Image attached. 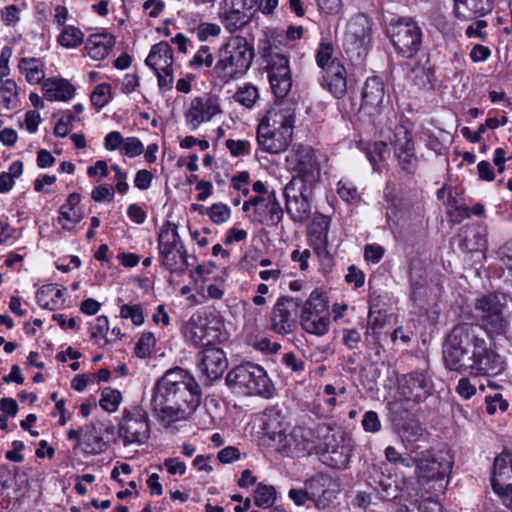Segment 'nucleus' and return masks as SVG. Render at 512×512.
<instances>
[{
  "label": "nucleus",
  "mask_w": 512,
  "mask_h": 512,
  "mask_svg": "<svg viewBox=\"0 0 512 512\" xmlns=\"http://www.w3.org/2000/svg\"><path fill=\"white\" fill-rule=\"evenodd\" d=\"M249 142L243 140H226V147L233 156H242L248 153Z\"/></svg>",
  "instance_id": "nucleus-59"
},
{
  "label": "nucleus",
  "mask_w": 512,
  "mask_h": 512,
  "mask_svg": "<svg viewBox=\"0 0 512 512\" xmlns=\"http://www.w3.org/2000/svg\"><path fill=\"white\" fill-rule=\"evenodd\" d=\"M385 87L381 78L377 76L366 80L362 91L360 112L373 121L385 108Z\"/></svg>",
  "instance_id": "nucleus-19"
},
{
  "label": "nucleus",
  "mask_w": 512,
  "mask_h": 512,
  "mask_svg": "<svg viewBox=\"0 0 512 512\" xmlns=\"http://www.w3.org/2000/svg\"><path fill=\"white\" fill-rule=\"evenodd\" d=\"M294 111L291 107L277 105L270 109L257 128L260 149L270 154L284 151L292 140Z\"/></svg>",
  "instance_id": "nucleus-3"
},
{
  "label": "nucleus",
  "mask_w": 512,
  "mask_h": 512,
  "mask_svg": "<svg viewBox=\"0 0 512 512\" xmlns=\"http://www.w3.org/2000/svg\"><path fill=\"white\" fill-rule=\"evenodd\" d=\"M122 151L126 156L133 158L144 152V145L138 138L128 137L123 141Z\"/></svg>",
  "instance_id": "nucleus-48"
},
{
  "label": "nucleus",
  "mask_w": 512,
  "mask_h": 512,
  "mask_svg": "<svg viewBox=\"0 0 512 512\" xmlns=\"http://www.w3.org/2000/svg\"><path fill=\"white\" fill-rule=\"evenodd\" d=\"M2 103L7 109H13L18 104V92L16 83L7 79L2 82V87L0 90Z\"/></svg>",
  "instance_id": "nucleus-39"
},
{
  "label": "nucleus",
  "mask_w": 512,
  "mask_h": 512,
  "mask_svg": "<svg viewBox=\"0 0 512 512\" xmlns=\"http://www.w3.org/2000/svg\"><path fill=\"white\" fill-rule=\"evenodd\" d=\"M378 485L381 489L383 498L396 497L395 492L397 491V486L390 477H384V475H381L378 481Z\"/></svg>",
  "instance_id": "nucleus-58"
},
{
  "label": "nucleus",
  "mask_w": 512,
  "mask_h": 512,
  "mask_svg": "<svg viewBox=\"0 0 512 512\" xmlns=\"http://www.w3.org/2000/svg\"><path fill=\"white\" fill-rule=\"evenodd\" d=\"M302 329L318 337L328 333L330 327V310L327 297L319 290H314L303 303L300 313Z\"/></svg>",
  "instance_id": "nucleus-8"
},
{
  "label": "nucleus",
  "mask_w": 512,
  "mask_h": 512,
  "mask_svg": "<svg viewBox=\"0 0 512 512\" xmlns=\"http://www.w3.org/2000/svg\"><path fill=\"white\" fill-rule=\"evenodd\" d=\"M198 366L209 381H214L223 375L228 362L222 349L208 346L198 353Z\"/></svg>",
  "instance_id": "nucleus-20"
},
{
  "label": "nucleus",
  "mask_w": 512,
  "mask_h": 512,
  "mask_svg": "<svg viewBox=\"0 0 512 512\" xmlns=\"http://www.w3.org/2000/svg\"><path fill=\"white\" fill-rule=\"evenodd\" d=\"M283 218V209L275 193L268 194V200L254 211V220L265 226H276Z\"/></svg>",
  "instance_id": "nucleus-27"
},
{
  "label": "nucleus",
  "mask_w": 512,
  "mask_h": 512,
  "mask_svg": "<svg viewBox=\"0 0 512 512\" xmlns=\"http://www.w3.org/2000/svg\"><path fill=\"white\" fill-rule=\"evenodd\" d=\"M84 39L82 31L74 26H66L63 28L58 37L60 45L66 48H75L79 46Z\"/></svg>",
  "instance_id": "nucleus-37"
},
{
  "label": "nucleus",
  "mask_w": 512,
  "mask_h": 512,
  "mask_svg": "<svg viewBox=\"0 0 512 512\" xmlns=\"http://www.w3.org/2000/svg\"><path fill=\"white\" fill-rule=\"evenodd\" d=\"M221 28L215 23H201L196 28L197 37L201 41L207 40L209 37H216L220 34Z\"/></svg>",
  "instance_id": "nucleus-49"
},
{
  "label": "nucleus",
  "mask_w": 512,
  "mask_h": 512,
  "mask_svg": "<svg viewBox=\"0 0 512 512\" xmlns=\"http://www.w3.org/2000/svg\"><path fill=\"white\" fill-rule=\"evenodd\" d=\"M469 4V11L474 12L475 15H485L492 10L491 0H467Z\"/></svg>",
  "instance_id": "nucleus-61"
},
{
  "label": "nucleus",
  "mask_w": 512,
  "mask_h": 512,
  "mask_svg": "<svg viewBox=\"0 0 512 512\" xmlns=\"http://www.w3.org/2000/svg\"><path fill=\"white\" fill-rule=\"evenodd\" d=\"M328 486H334V483L331 478L324 475H317L305 482V488L310 496V500L318 497Z\"/></svg>",
  "instance_id": "nucleus-40"
},
{
  "label": "nucleus",
  "mask_w": 512,
  "mask_h": 512,
  "mask_svg": "<svg viewBox=\"0 0 512 512\" xmlns=\"http://www.w3.org/2000/svg\"><path fill=\"white\" fill-rule=\"evenodd\" d=\"M434 385L427 371L415 370L399 379V393L408 401L423 402L433 392Z\"/></svg>",
  "instance_id": "nucleus-15"
},
{
  "label": "nucleus",
  "mask_w": 512,
  "mask_h": 512,
  "mask_svg": "<svg viewBox=\"0 0 512 512\" xmlns=\"http://www.w3.org/2000/svg\"><path fill=\"white\" fill-rule=\"evenodd\" d=\"M42 90L48 101H68L75 93L74 86L66 79L49 78L43 82Z\"/></svg>",
  "instance_id": "nucleus-28"
},
{
  "label": "nucleus",
  "mask_w": 512,
  "mask_h": 512,
  "mask_svg": "<svg viewBox=\"0 0 512 512\" xmlns=\"http://www.w3.org/2000/svg\"><path fill=\"white\" fill-rule=\"evenodd\" d=\"M361 341V335L356 329L343 330V343L349 349H356Z\"/></svg>",
  "instance_id": "nucleus-62"
},
{
  "label": "nucleus",
  "mask_w": 512,
  "mask_h": 512,
  "mask_svg": "<svg viewBox=\"0 0 512 512\" xmlns=\"http://www.w3.org/2000/svg\"><path fill=\"white\" fill-rule=\"evenodd\" d=\"M220 112L218 101L214 97L195 98L191 101L190 107L185 114L187 125L196 130L201 123L209 121Z\"/></svg>",
  "instance_id": "nucleus-21"
},
{
  "label": "nucleus",
  "mask_w": 512,
  "mask_h": 512,
  "mask_svg": "<svg viewBox=\"0 0 512 512\" xmlns=\"http://www.w3.org/2000/svg\"><path fill=\"white\" fill-rule=\"evenodd\" d=\"M333 54V47L330 43H321L317 55H316V61L320 68L323 69V71H327L328 65L333 61L332 58Z\"/></svg>",
  "instance_id": "nucleus-46"
},
{
  "label": "nucleus",
  "mask_w": 512,
  "mask_h": 512,
  "mask_svg": "<svg viewBox=\"0 0 512 512\" xmlns=\"http://www.w3.org/2000/svg\"><path fill=\"white\" fill-rule=\"evenodd\" d=\"M120 315L123 318H130L135 325H141L144 321L142 310L138 305H123L121 307Z\"/></svg>",
  "instance_id": "nucleus-50"
},
{
  "label": "nucleus",
  "mask_w": 512,
  "mask_h": 512,
  "mask_svg": "<svg viewBox=\"0 0 512 512\" xmlns=\"http://www.w3.org/2000/svg\"><path fill=\"white\" fill-rule=\"evenodd\" d=\"M324 82L328 90L336 97L342 98L347 92L346 69L338 61L333 60L324 72Z\"/></svg>",
  "instance_id": "nucleus-24"
},
{
  "label": "nucleus",
  "mask_w": 512,
  "mask_h": 512,
  "mask_svg": "<svg viewBox=\"0 0 512 512\" xmlns=\"http://www.w3.org/2000/svg\"><path fill=\"white\" fill-rule=\"evenodd\" d=\"M453 466L448 451H423L417 457V482L426 493H441L446 489Z\"/></svg>",
  "instance_id": "nucleus-5"
},
{
  "label": "nucleus",
  "mask_w": 512,
  "mask_h": 512,
  "mask_svg": "<svg viewBox=\"0 0 512 512\" xmlns=\"http://www.w3.org/2000/svg\"><path fill=\"white\" fill-rule=\"evenodd\" d=\"M263 431L270 440L277 443L280 451L282 450L284 442L288 441L285 428L280 420V414L275 409L264 413Z\"/></svg>",
  "instance_id": "nucleus-29"
},
{
  "label": "nucleus",
  "mask_w": 512,
  "mask_h": 512,
  "mask_svg": "<svg viewBox=\"0 0 512 512\" xmlns=\"http://www.w3.org/2000/svg\"><path fill=\"white\" fill-rule=\"evenodd\" d=\"M362 426L366 432L376 433L381 429V421L375 411H367L362 419Z\"/></svg>",
  "instance_id": "nucleus-52"
},
{
  "label": "nucleus",
  "mask_w": 512,
  "mask_h": 512,
  "mask_svg": "<svg viewBox=\"0 0 512 512\" xmlns=\"http://www.w3.org/2000/svg\"><path fill=\"white\" fill-rule=\"evenodd\" d=\"M104 442L100 430L95 424L82 427L80 447L86 454H98L103 451Z\"/></svg>",
  "instance_id": "nucleus-33"
},
{
  "label": "nucleus",
  "mask_w": 512,
  "mask_h": 512,
  "mask_svg": "<svg viewBox=\"0 0 512 512\" xmlns=\"http://www.w3.org/2000/svg\"><path fill=\"white\" fill-rule=\"evenodd\" d=\"M233 98L243 106L251 108L259 98L258 89L254 85L245 84L236 91Z\"/></svg>",
  "instance_id": "nucleus-38"
},
{
  "label": "nucleus",
  "mask_w": 512,
  "mask_h": 512,
  "mask_svg": "<svg viewBox=\"0 0 512 512\" xmlns=\"http://www.w3.org/2000/svg\"><path fill=\"white\" fill-rule=\"evenodd\" d=\"M155 344L156 339L152 333L143 334L136 344V355L140 358L147 357L150 354L152 348L155 346Z\"/></svg>",
  "instance_id": "nucleus-44"
},
{
  "label": "nucleus",
  "mask_w": 512,
  "mask_h": 512,
  "mask_svg": "<svg viewBox=\"0 0 512 512\" xmlns=\"http://www.w3.org/2000/svg\"><path fill=\"white\" fill-rule=\"evenodd\" d=\"M114 44L115 39L112 35L94 34L87 40L86 49L92 59L102 60L108 56Z\"/></svg>",
  "instance_id": "nucleus-32"
},
{
  "label": "nucleus",
  "mask_w": 512,
  "mask_h": 512,
  "mask_svg": "<svg viewBox=\"0 0 512 512\" xmlns=\"http://www.w3.org/2000/svg\"><path fill=\"white\" fill-rule=\"evenodd\" d=\"M263 57L267 62L268 78L276 97H285L291 89L292 79L288 59L272 50L265 51Z\"/></svg>",
  "instance_id": "nucleus-13"
},
{
  "label": "nucleus",
  "mask_w": 512,
  "mask_h": 512,
  "mask_svg": "<svg viewBox=\"0 0 512 512\" xmlns=\"http://www.w3.org/2000/svg\"><path fill=\"white\" fill-rule=\"evenodd\" d=\"M199 404L198 384L181 368L167 371L153 389L151 406L166 429L187 420Z\"/></svg>",
  "instance_id": "nucleus-2"
},
{
  "label": "nucleus",
  "mask_w": 512,
  "mask_h": 512,
  "mask_svg": "<svg viewBox=\"0 0 512 512\" xmlns=\"http://www.w3.org/2000/svg\"><path fill=\"white\" fill-rule=\"evenodd\" d=\"M312 436L313 434L310 429L295 427L287 436L288 441L284 442L281 451L284 453L309 454L314 448Z\"/></svg>",
  "instance_id": "nucleus-26"
},
{
  "label": "nucleus",
  "mask_w": 512,
  "mask_h": 512,
  "mask_svg": "<svg viewBox=\"0 0 512 512\" xmlns=\"http://www.w3.org/2000/svg\"><path fill=\"white\" fill-rule=\"evenodd\" d=\"M19 69L31 84H38L45 77L43 64L37 58H22L19 62Z\"/></svg>",
  "instance_id": "nucleus-35"
},
{
  "label": "nucleus",
  "mask_w": 512,
  "mask_h": 512,
  "mask_svg": "<svg viewBox=\"0 0 512 512\" xmlns=\"http://www.w3.org/2000/svg\"><path fill=\"white\" fill-rule=\"evenodd\" d=\"M275 493L273 486L259 484L254 494L255 505L262 508L272 506L275 500Z\"/></svg>",
  "instance_id": "nucleus-41"
},
{
  "label": "nucleus",
  "mask_w": 512,
  "mask_h": 512,
  "mask_svg": "<svg viewBox=\"0 0 512 512\" xmlns=\"http://www.w3.org/2000/svg\"><path fill=\"white\" fill-rule=\"evenodd\" d=\"M393 46L403 57H413L422 44V31L415 21L402 18L388 30Z\"/></svg>",
  "instance_id": "nucleus-12"
},
{
  "label": "nucleus",
  "mask_w": 512,
  "mask_h": 512,
  "mask_svg": "<svg viewBox=\"0 0 512 512\" xmlns=\"http://www.w3.org/2000/svg\"><path fill=\"white\" fill-rule=\"evenodd\" d=\"M185 335L194 346H210V331L206 327V320L201 316L191 317L186 324Z\"/></svg>",
  "instance_id": "nucleus-30"
},
{
  "label": "nucleus",
  "mask_w": 512,
  "mask_h": 512,
  "mask_svg": "<svg viewBox=\"0 0 512 512\" xmlns=\"http://www.w3.org/2000/svg\"><path fill=\"white\" fill-rule=\"evenodd\" d=\"M145 62L154 71L172 67L173 52L171 47L166 42H160L152 46Z\"/></svg>",
  "instance_id": "nucleus-31"
},
{
  "label": "nucleus",
  "mask_w": 512,
  "mask_h": 512,
  "mask_svg": "<svg viewBox=\"0 0 512 512\" xmlns=\"http://www.w3.org/2000/svg\"><path fill=\"white\" fill-rule=\"evenodd\" d=\"M253 58L254 49L246 38L231 37L219 50L214 73L223 82L239 78L250 68Z\"/></svg>",
  "instance_id": "nucleus-4"
},
{
  "label": "nucleus",
  "mask_w": 512,
  "mask_h": 512,
  "mask_svg": "<svg viewBox=\"0 0 512 512\" xmlns=\"http://www.w3.org/2000/svg\"><path fill=\"white\" fill-rule=\"evenodd\" d=\"M336 493V490L332 488V486H328L319 494L318 497L314 498L312 501L315 503L317 508L325 509L336 498Z\"/></svg>",
  "instance_id": "nucleus-54"
},
{
  "label": "nucleus",
  "mask_w": 512,
  "mask_h": 512,
  "mask_svg": "<svg viewBox=\"0 0 512 512\" xmlns=\"http://www.w3.org/2000/svg\"><path fill=\"white\" fill-rule=\"evenodd\" d=\"M350 456L351 447L343 434L332 435V438L325 444L323 462L333 468H345L349 463Z\"/></svg>",
  "instance_id": "nucleus-23"
},
{
  "label": "nucleus",
  "mask_w": 512,
  "mask_h": 512,
  "mask_svg": "<svg viewBox=\"0 0 512 512\" xmlns=\"http://www.w3.org/2000/svg\"><path fill=\"white\" fill-rule=\"evenodd\" d=\"M109 330V322L106 316H99L95 320V324L91 327V337L96 341L104 338Z\"/></svg>",
  "instance_id": "nucleus-56"
},
{
  "label": "nucleus",
  "mask_w": 512,
  "mask_h": 512,
  "mask_svg": "<svg viewBox=\"0 0 512 512\" xmlns=\"http://www.w3.org/2000/svg\"><path fill=\"white\" fill-rule=\"evenodd\" d=\"M257 0H223L220 19L225 29L233 33L246 26L252 18L251 10Z\"/></svg>",
  "instance_id": "nucleus-16"
},
{
  "label": "nucleus",
  "mask_w": 512,
  "mask_h": 512,
  "mask_svg": "<svg viewBox=\"0 0 512 512\" xmlns=\"http://www.w3.org/2000/svg\"><path fill=\"white\" fill-rule=\"evenodd\" d=\"M121 398L119 391L105 388L102 392L99 404L105 411L114 412L117 410Z\"/></svg>",
  "instance_id": "nucleus-42"
},
{
  "label": "nucleus",
  "mask_w": 512,
  "mask_h": 512,
  "mask_svg": "<svg viewBox=\"0 0 512 512\" xmlns=\"http://www.w3.org/2000/svg\"><path fill=\"white\" fill-rule=\"evenodd\" d=\"M371 41V21L364 14L353 16L346 25L343 47L351 60H361Z\"/></svg>",
  "instance_id": "nucleus-11"
},
{
  "label": "nucleus",
  "mask_w": 512,
  "mask_h": 512,
  "mask_svg": "<svg viewBox=\"0 0 512 512\" xmlns=\"http://www.w3.org/2000/svg\"><path fill=\"white\" fill-rule=\"evenodd\" d=\"M411 504L413 508L417 507L419 512H443L441 504L429 498L423 500L419 505H417V501Z\"/></svg>",
  "instance_id": "nucleus-64"
},
{
  "label": "nucleus",
  "mask_w": 512,
  "mask_h": 512,
  "mask_svg": "<svg viewBox=\"0 0 512 512\" xmlns=\"http://www.w3.org/2000/svg\"><path fill=\"white\" fill-rule=\"evenodd\" d=\"M210 67L213 64V56L207 46H202L191 61V65Z\"/></svg>",
  "instance_id": "nucleus-60"
},
{
  "label": "nucleus",
  "mask_w": 512,
  "mask_h": 512,
  "mask_svg": "<svg viewBox=\"0 0 512 512\" xmlns=\"http://www.w3.org/2000/svg\"><path fill=\"white\" fill-rule=\"evenodd\" d=\"M482 326L461 323L453 327L443 346V359L451 371L471 376H495L505 369L503 358L496 352L490 334H503L508 326L505 304L496 294L480 297L475 302Z\"/></svg>",
  "instance_id": "nucleus-1"
},
{
  "label": "nucleus",
  "mask_w": 512,
  "mask_h": 512,
  "mask_svg": "<svg viewBox=\"0 0 512 512\" xmlns=\"http://www.w3.org/2000/svg\"><path fill=\"white\" fill-rule=\"evenodd\" d=\"M388 153V147L385 142H375L368 148L367 156L372 164L377 163L385 158Z\"/></svg>",
  "instance_id": "nucleus-53"
},
{
  "label": "nucleus",
  "mask_w": 512,
  "mask_h": 512,
  "mask_svg": "<svg viewBox=\"0 0 512 512\" xmlns=\"http://www.w3.org/2000/svg\"><path fill=\"white\" fill-rule=\"evenodd\" d=\"M313 190L287 185L284 188L285 208L290 219L295 223L306 222L312 213Z\"/></svg>",
  "instance_id": "nucleus-17"
},
{
  "label": "nucleus",
  "mask_w": 512,
  "mask_h": 512,
  "mask_svg": "<svg viewBox=\"0 0 512 512\" xmlns=\"http://www.w3.org/2000/svg\"><path fill=\"white\" fill-rule=\"evenodd\" d=\"M337 192L339 196L348 203L358 199V192L356 188L349 183L340 181L338 183Z\"/></svg>",
  "instance_id": "nucleus-57"
},
{
  "label": "nucleus",
  "mask_w": 512,
  "mask_h": 512,
  "mask_svg": "<svg viewBox=\"0 0 512 512\" xmlns=\"http://www.w3.org/2000/svg\"><path fill=\"white\" fill-rule=\"evenodd\" d=\"M111 86L107 83L97 85L91 94V103L93 106L101 109L104 107L110 98Z\"/></svg>",
  "instance_id": "nucleus-43"
},
{
  "label": "nucleus",
  "mask_w": 512,
  "mask_h": 512,
  "mask_svg": "<svg viewBox=\"0 0 512 512\" xmlns=\"http://www.w3.org/2000/svg\"><path fill=\"white\" fill-rule=\"evenodd\" d=\"M288 160L293 176L287 185L313 190L321 178L320 163L314 150L308 146H301Z\"/></svg>",
  "instance_id": "nucleus-9"
},
{
  "label": "nucleus",
  "mask_w": 512,
  "mask_h": 512,
  "mask_svg": "<svg viewBox=\"0 0 512 512\" xmlns=\"http://www.w3.org/2000/svg\"><path fill=\"white\" fill-rule=\"evenodd\" d=\"M158 78V86L161 91L171 90L173 87V69L172 67L164 68L159 71H155Z\"/></svg>",
  "instance_id": "nucleus-51"
},
{
  "label": "nucleus",
  "mask_w": 512,
  "mask_h": 512,
  "mask_svg": "<svg viewBox=\"0 0 512 512\" xmlns=\"http://www.w3.org/2000/svg\"><path fill=\"white\" fill-rule=\"evenodd\" d=\"M207 213L214 223L221 224L229 219L230 208L222 203L214 204L208 209Z\"/></svg>",
  "instance_id": "nucleus-47"
},
{
  "label": "nucleus",
  "mask_w": 512,
  "mask_h": 512,
  "mask_svg": "<svg viewBox=\"0 0 512 512\" xmlns=\"http://www.w3.org/2000/svg\"><path fill=\"white\" fill-rule=\"evenodd\" d=\"M91 197L96 202H111L114 198V188L109 184L95 187L91 193Z\"/></svg>",
  "instance_id": "nucleus-55"
},
{
  "label": "nucleus",
  "mask_w": 512,
  "mask_h": 512,
  "mask_svg": "<svg viewBox=\"0 0 512 512\" xmlns=\"http://www.w3.org/2000/svg\"><path fill=\"white\" fill-rule=\"evenodd\" d=\"M491 485L505 506L512 510V453L503 452L494 460Z\"/></svg>",
  "instance_id": "nucleus-14"
},
{
  "label": "nucleus",
  "mask_w": 512,
  "mask_h": 512,
  "mask_svg": "<svg viewBox=\"0 0 512 512\" xmlns=\"http://www.w3.org/2000/svg\"><path fill=\"white\" fill-rule=\"evenodd\" d=\"M409 77L416 85L420 87H425L431 83L430 69L424 66L413 67L410 71Z\"/></svg>",
  "instance_id": "nucleus-45"
},
{
  "label": "nucleus",
  "mask_w": 512,
  "mask_h": 512,
  "mask_svg": "<svg viewBox=\"0 0 512 512\" xmlns=\"http://www.w3.org/2000/svg\"><path fill=\"white\" fill-rule=\"evenodd\" d=\"M64 290L56 286L44 285L36 293V300L40 307L54 310L58 305L62 304L64 299Z\"/></svg>",
  "instance_id": "nucleus-34"
},
{
  "label": "nucleus",
  "mask_w": 512,
  "mask_h": 512,
  "mask_svg": "<svg viewBox=\"0 0 512 512\" xmlns=\"http://www.w3.org/2000/svg\"><path fill=\"white\" fill-rule=\"evenodd\" d=\"M161 265L171 273L183 274L190 266L187 251L176 225L165 223L158 236Z\"/></svg>",
  "instance_id": "nucleus-7"
},
{
  "label": "nucleus",
  "mask_w": 512,
  "mask_h": 512,
  "mask_svg": "<svg viewBox=\"0 0 512 512\" xmlns=\"http://www.w3.org/2000/svg\"><path fill=\"white\" fill-rule=\"evenodd\" d=\"M296 306L298 303L291 297L283 296L277 300L271 312V327L276 333L285 335L293 331L295 322L291 310Z\"/></svg>",
  "instance_id": "nucleus-22"
},
{
  "label": "nucleus",
  "mask_w": 512,
  "mask_h": 512,
  "mask_svg": "<svg viewBox=\"0 0 512 512\" xmlns=\"http://www.w3.org/2000/svg\"><path fill=\"white\" fill-rule=\"evenodd\" d=\"M227 385L236 393L269 398L273 385L266 371L259 365L245 363L232 369L226 377Z\"/></svg>",
  "instance_id": "nucleus-6"
},
{
  "label": "nucleus",
  "mask_w": 512,
  "mask_h": 512,
  "mask_svg": "<svg viewBox=\"0 0 512 512\" xmlns=\"http://www.w3.org/2000/svg\"><path fill=\"white\" fill-rule=\"evenodd\" d=\"M118 436L124 445L145 443L150 437L148 413L140 406L124 409L118 422Z\"/></svg>",
  "instance_id": "nucleus-10"
},
{
  "label": "nucleus",
  "mask_w": 512,
  "mask_h": 512,
  "mask_svg": "<svg viewBox=\"0 0 512 512\" xmlns=\"http://www.w3.org/2000/svg\"><path fill=\"white\" fill-rule=\"evenodd\" d=\"M391 142L395 147V155L400 168L408 174H413L418 166V158L415 155L411 133L405 126L397 125L394 129V139Z\"/></svg>",
  "instance_id": "nucleus-18"
},
{
  "label": "nucleus",
  "mask_w": 512,
  "mask_h": 512,
  "mask_svg": "<svg viewBox=\"0 0 512 512\" xmlns=\"http://www.w3.org/2000/svg\"><path fill=\"white\" fill-rule=\"evenodd\" d=\"M79 202L80 194L72 193L68 196L67 202L60 207L59 223H62L63 220L72 223H77L81 220V216L74 210Z\"/></svg>",
  "instance_id": "nucleus-36"
},
{
  "label": "nucleus",
  "mask_w": 512,
  "mask_h": 512,
  "mask_svg": "<svg viewBox=\"0 0 512 512\" xmlns=\"http://www.w3.org/2000/svg\"><path fill=\"white\" fill-rule=\"evenodd\" d=\"M395 429L406 449L414 451L418 443L425 440V430L415 419L399 421L395 424Z\"/></svg>",
  "instance_id": "nucleus-25"
},
{
  "label": "nucleus",
  "mask_w": 512,
  "mask_h": 512,
  "mask_svg": "<svg viewBox=\"0 0 512 512\" xmlns=\"http://www.w3.org/2000/svg\"><path fill=\"white\" fill-rule=\"evenodd\" d=\"M152 179L153 175L150 171L145 169L139 170L136 173L134 184L140 190H147L151 185Z\"/></svg>",
  "instance_id": "nucleus-63"
}]
</instances>
